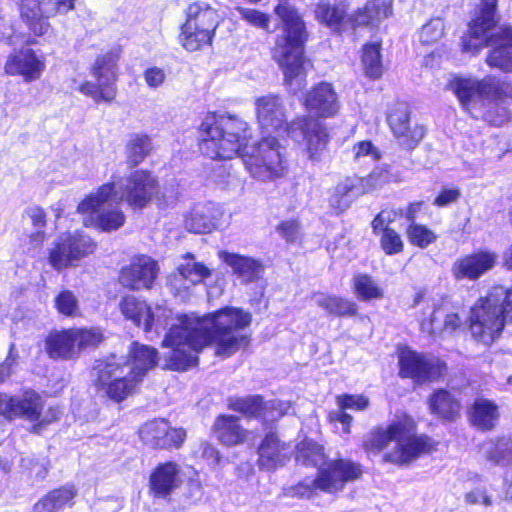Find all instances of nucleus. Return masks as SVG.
Listing matches in <instances>:
<instances>
[{"label": "nucleus", "instance_id": "473e14b6", "mask_svg": "<svg viewBox=\"0 0 512 512\" xmlns=\"http://www.w3.org/2000/svg\"><path fill=\"white\" fill-rule=\"evenodd\" d=\"M469 414L472 425L482 431L492 430L499 420L498 406L486 398H477Z\"/></svg>", "mask_w": 512, "mask_h": 512}, {"label": "nucleus", "instance_id": "412c9836", "mask_svg": "<svg viewBox=\"0 0 512 512\" xmlns=\"http://www.w3.org/2000/svg\"><path fill=\"white\" fill-rule=\"evenodd\" d=\"M388 124L398 145L413 150L423 139V126L410 123V113L404 104H399L388 115Z\"/></svg>", "mask_w": 512, "mask_h": 512}, {"label": "nucleus", "instance_id": "49530a36", "mask_svg": "<svg viewBox=\"0 0 512 512\" xmlns=\"http://www.w3.org/2000/svg\"><path fill=\"white\" fill-rule=\"evenodd\" d=\"M151 139L146 135H135L127 144V163L129 166L139 165L151 152Z\"/></svg>", "mask_w": 512, "mask_h": 512}, {"label": "nucleus", "instance_id": "603ef678", "mask_svg": "<svg viewBox=\"0 0 512 512\" xmlns=\"http://www.w3.org/2000/svg\"><path fill=\"white\" fill-rule=\"evenodd\" d=\"M407 237L411 244L420 248H426L436 240L435 233L420 224H410L407 229Z\"/></svg>", "mask_w": 512, "mask_h": 512}, {"label": "nucleus", "instance_id": "0e129e2a", "mask_svg": "<svg viewBox=\"0 0 512 512\" xmlns=\"http://www.w3.org/2000/svg\"><path fill=\"white\" fill-rule=\"evenodd\" d=\"M362 181L365 182L363 185L366 189V193L371 192L372 190L381 187L385 183L389 181L388 172L384 169H376L372 173H370L367 177L362 178Z\"/></svg>", "mask_w": 512, "mask_h": 512}, {"label": "nucleus", "instance_id": "79ce46f5", "mask_svg": "<svg viewBox=\"0 0 512 512\" xmlns=\"http://www.w3.org/2000/svg\"><path fill=\"white\" fill-rule=\"evenodd\" d=\"M352 290L361 301L380 300L384 297L383 289L367 274L353 277Z\"/></svg>", "mask_w": 512, "mask_h": 512}, {"label": "nucleus", "instance_id": "aec40b11", "mask_svg": "<svg viewBox=\"0 0 512 512\" xmlns=\"http://www.w3.org/2000/svg\"><path fill=\"white\" fill-rule=\"evenodd\" d=\"M257 120L263 130L277 135L287 134V110L283 100L273 94L255 100Z\"/></svg>", "mask_w": 512, "mask_h": 512}, {"label": "nucleus", "instance_id": "6ab92c4d", "mask_svg": "<svg viewBox=\"0 0 512 512\" xmlns=\"http://www.w3.org/2000/svg\"><path fill=\"white\" fill-rule=\"evenodd\" d=\"M229 407L247 418L261 419L263 422H274L286 415L291 405L287 401H264L259 395L247 396L230 400Z\"/></svg>", "mask_w": 512, "mask_h": 512}, {"label": "nucleus", "instance_id": "7ed1b4c3", "mask_svg": "<svg viewBox=\"0 0 512 512\" xmlns=\"http://www.w3.org/2000/svg\"><path fill=\"white\" fill-rule=\"evenodd\" d=\"M415 421L403 415L387 427L377 428L367 442V447L386 450L383 460L399 466L410 465L422 455L436 450L437 442L425 434H416Z\"/></svg>", "mask_w": 512, "mask_h": 512}, {"label": "nucleus", "instance_id": "4468645a", "mask_svg": "<svg viewBox=\"0 0 512 512\" xmlns=\"http://www.w3.org/2000/svg\"><path fill=\"white\" fill-rule=\"evenodd\" d=\"M287 135L301 144L312 162H319L325 151L329 135L326 127L312 117H300L292 121Z\"/></svg>", "mask_w": 512, "mask_h": 512}, {"label": "nucleus", "instance_id": "f704fd0d", "mask_svg": "<svg viewBox=\"0 0 512 512\" xmlns=\"http://www.w3.org/2000/svg\"><path fill=\"white\" fill-rule=\"evenodd\" d=\"M313 298L316 304L330 315L353 317L358 313V305L349 299L323 293H316Z\"/></svg>", "mask_w": 512, "mask_h": 512}, {"label": "nucleus", "instance_id": "e2e57ef3", "mask_svg": "<svg viewBox=\"0 0 512 512\" xmlns=\"http://www.w3.org/2000/svg\"><path fill=\"white\" fill-rule=\"evenodd\" d=\"M465 501L471 505H482L490 507L494 504L492 496L485 488L477 487L465 494Z\"/></svg>", "mask_w": 512, "mask_h": 512}, {"label": "nucleus", "instance_id": "6e6552de", "mask_svg": "<svg viewBox=\"0 0 512 512\" xmlns=\"http://www.w3.org/2000/svg\"><path fill=\"white\" fill-rule=\"evenodd\" d=\"M179 40L182 47L194 52L210 46L222 21L218 10L205 1L190 3L184 11Z\"/></svg>", "mask_w": 512, "mask_h": 512}, {"label": "nucleus", "instance_id": "9b49d317", "mask_svg": "<svg viewBox=\"0 0 512 512\" xmlns=\"http://www.w3.org/2000/svg\"><path fill=\"white\" fill-rule=\"evenodd\" d=\"M73 5L74 0H20V17L32 33L42 36L50 30L48 19L67 13Z\"/></svg>", "mask_w": 512, "mask_h": 512}, {"label": "nucleus", "instance_id": "338daca9", "mask_svg": "<svg viewBox=\"0 0 512 512\" xmlns=\"http://www.w3.org/2000/svg\"><path fill=\"white\" fill-rule=\"evenodd\" d=\"M45 239V230H35L25 237L23 246L26 247L27 252H34L43 245Z\"/></svg>", "mask_w": 512, "mask_h": 512}, {"label": "nucleus", "instance_id": "f257e3e1", "mask_svg": "<svg viewBox=\"0 0 512 512\" xmlns=\"http://www.w3.org/2000/svg\"><path fill=\"white\" fill-rule=\"evenodd\" d=\"M251 324V314L237 307H225L203 316L184 314L167 332L162 346L165 367L185 371L198 362V353L214 346L215 355L228 358L249 344L244 329Z\"/></svg>", "mask_w": 512, "mask_h": 512}, {"label": "nucleus", "instance_id": "a19ab883", "mask_svg": "<svg viewBox=\"0 0 512 512\" xmlns=\"http://www.w3.org/2000/svg\"><path fill=\"white\" fill-rule=\"evenodd\" d=\"M429 406L433 414L443 419L452 420L459 414L458 402L444 390H439L431 396Z\"/></svg>", "mask_w": 512, "mask_h": 512}, {"label": "nucleus", "instance_id": "a18cd8bd", "mask_svg": "<svg viewBox=\"0 0 512 512\" xmlns=\"http://www.w3.org/2000/svg\"><path fill=\"white\" fill-rule=\"evenodd\" d=\"M167 431V421L163 419H156L149 421L142 425L139 429V437L141 441L151 448H160V445H163L161 439L163 435H165Z\"/></svg>", "mask_w": 512, "mask_h": 512}, {"label": "nucleus", "instance_id": "c756f323", "mask_svg": "<svg viewBox=\"0 0 512 512\" xmlns=\"http://www.w3.org/2000/svg\"><path fill=\"white\" fill-rule=\"evenodd\" d=\"M158 352L155 348L133 343L130 350L129 359L124 361L122 365L127 366L131 370V375L137 376L142 382L145 374L157 365Z\"/></svg>", "mask_w": 512, "mask_h": 512}, {"label": "nucleus", "instance_id": "bf43d9fd", "mask_svg": "<svg viewBox=\"0 0 512 512\" xmlns=\"http://www.w3.org/2000/svg\"><path fill=\"white\" fill-rule=\"evenodd\" d=\"M381 246L387 254H398L402 252L403 241L395 230L386 227L381 236Z\"/></svg>", "mask_w": 512, "mask_h": 512}, {"label": "nucleus", "instance_id": "4d7b16f0", "mask_svg": "<svg viewBox=\"0 0 512 512\" xmlns=\"http://www.w3.org/2000/svg\"><path fill=\"white\" fill-rule=\"evenodd\" d=\"M236 10L241 18L248 22L250 25L260 29L268 30L270 17L267 14L255 9L244 7H237Z\"/></svg>", "mask_w": 512, "mask_h": 512}, {"label": "nucleus", "instance_id": "a878e982", "mask_svg": "<svg viewBox=\"0 0 512 512\" xmlns=\"http://www.w3.org/2000/svg\"><path fill=\"white\" fill-rule=\"evenodd\" d=\"M304 105L311 114L318 117H332L339 110L336 93L329 83L313 87L306 94Z\"/></svg>", "mask_w": 512, "mask_h": 512}, {"label": "nucleus", "instance_id": "423d86ee", "mask_svg": "<svg viewBox=\"0 0 512 512\" xmlns=\"http://www.w3.org/2000/svg\"><path fill=\"white\" fill-rule=\"evenodd\" d=\"M508 319L512 320V289L494 286L471 308L468 330L475 341L490 346L500 337Z\"/></svg>", "mask_w": 512, "mask_h": 512}, {"label": "nucleus", "instance_id": "dca6fc26", "mask_svg": "<svg viewBox=\"0 0 512 512\" xmlns=\"http://www.w3.org/2000/svg\"><path fill=\"white\" fill-rule=\"evenodd\" d=\"M451 87L463 108L475 118L480 114L477 110L486 102L494 100L497 93L496 83L491 78L481 81L457 78L451 83Z\"/></svg>", "mask_w": 512, "mask_h": 512}, {"label": "nucleus", "instance_id": "37998d69", "mask_svg": "<svg viewBox=\"0 0 512 512\" xmlns=\"http://www.w3.org/2000/svg\"><path fill=\"white\" fill-rule=\"evenodd\" d=\"M75 496L72 487H63L52 491L34 506L35 512H55L68 504Z\"/></svg>", "mask_w": 512, "mask_h": 512}, {"label": "nucleus", "instance_id": "6e6d98bb", "mask_svg": "<svg viewBox=\"0 0 512 512\" xmlns=\"http://www.w3.org/2000/svg\"><path fill=\"white\" fill-rule=\"evenodd\" d=\"M21 467L35 479H44L48 470L46 457L26 456L21 458Z\"/></svg>", "mask_w": 512, "mask_h": 512}, {"label": "nucleus", "instance_id": "a211bd4d", "mask_svg": "<svg viewBox=\"0 0 512 512\" xmlns=\"http://www.w3.org/2000/svg\"><path fill=\"white\" fill-rule=\"evenodd\" d=\"M400 375L404 378H412L417 383H423L438 378L444 364L433 356L419 354L408 348L399 352Z\"/></svg>", "mask_w": 512, "mask_h": 512}, {"label": "nucleus", "instance_id": "c03bdc74", "mask_svg": "<svg viewBox=\"0 0 512 512\" xmlns=\"http://www.w3.org/2000/svg\"><path fill=\"white\" fill-rule=\"evenodd\" d=\"M439 313V309L435 307V304L433 303V310L430 314L429 319H423L421 321V328L424 332L428 334H435L439 331L445 332V333H453L461 326V319L457 313H449L446 314L443 326H436L435 321L437 318V314Z\"/></svg>", "mask_w": 512, "mask_h": 512}, {"label": "nucleus", "instance_id": "69168bd1", "mask_svg": "<svg viewBox=\"0 0 512 512\" xmlns=\"http://www.w3.org/2000/svg\"><path fill=\"white\" fill-rule=\"evenodd\" d=\"M329 420L331 423H340L342 425L343 433H350L353 417L347 414L344 409L338 407L337 410L330 412Z\"/></svg>", "mask_w": 512, "mask_h": 512}, {"label": "nucleus", "instance_id": "4be33fe9", "mask_svg": "<svg viewBox=\"0 0 512 512\" xmlns=\"http://www.w3.org/2000/svg\"><path fill=\"white\" fill-rule=\"evenodd\" d=\"M5 72L12 76H22L25 81L37 80L45 69L44 59L31 48H22L7 57Z\"/></svg>", "mask_w": 512, "mask_h": 512}, {"label": "nucleus", "instance_id": "680f3d73", "mask_svg": "<svg viewBox=\"0 0 512 512\" xmlns=\"http://www.w3.org/2000/svg\"><path fill=\"white\" fill-rule=\"evenodd\" d=\"M23 217L30 221V224L35 230H44L46 227V212L40 206L34 205L27 207L23 212Z\"/></svg>", "mask_w": 512, "mask_h": 512}, {"label": "nucleus", "instance_id": "1a4fd4ad", "mask_svg": "<svg viewBox=\"0 0 512 512\" xmlns=\"http://www.w3.org/2000/svg\"><path fill=\"white\" fill-rule=\"evenodd\" d=\"M43 407L41 396L34 391H25L18 396L0 393V418L9 421L21 418L31 424L34 433H40L62 415L59 407H49L44 413Z\"/></svg>", "mask_w": 512, "mask_h": 512}, {"label": "nucleus", "instance_id": "5fc2aeb1", "mask_svg": "<svg viewBox=\"0 0 512 512\" xmlns=\"http://www.w3.org/2000/svg\"><path fill=\"white\" fill-rule=\"evenodd\" d=\"M276 232L287 243H297L302 238V226L297 219L282 220L276 226Z\"/></svg>", "mask_w": 512, "mask_h": 512}, {"label": "nucleus", "instance_id": "20e7f679", "mask_svg": "<svg viewBox=\"0 0 512 512\" xmlns=\"http://www.w3.org/2000/svg\"><path fill=\"white\" fill-rule=\"evenodd\" d=\"M275 13L282 21V33L276 39L273 59L279 64L284 80L293 93L304 87L305 25L297 11L288 3H280Z\"/></svg>", "mask_w": 512, "mask_h": 512}, {"label": "nucleus", "instance_id": "3c124183", "mask_svg": "<svg viewBox=\"0 0 512 512\" xmlns=\"http://www.w3.org/2000/svg\"><path fill=\"white\" fill-rule=\"evenodd\" d=\"M54 306L58 313L66 317L79 315V301L70 290L61 291L54 299Z\"/></svg>", "mask_w": 512, "mask_h": 512}, {"label": "nucleus", "instance_id": "f3484780", "mask_svg": "<svg viewBox=\"0 0 512 512\" xmlns=\"http://www.w3.org/2000/svg\"><path fill=\"white\" fill-rule=\"evenodd\" d=\"M157 180L146 170H135L124 178L118 187V198L133 208H143L157 193Z\"/></svg>", "mask_w": 512, "mask_h": 512}, {"label": "nucleus", "instance_id": "8fccbe9b", "mask_svg": "<svg viewBox=\"0 0 512 512\" xmlns=\"http://www.w3.org/2000/svg\"><path fill=\"white\" fill-rule=\"evenodd\" d=\"M78 353L87 348H95L103 341V333L99 328H73Z\"/></svg>", "mask_w": 512, "mask_h": 512}, {"label": "nucleus", "instance_id": "c85d7f7f", "mask_svg": "<svg viewBox=\"0 0 512 512\" xmlns=\"http://www.w3.org/2000/svg\"><path fill=\"white\" fill-rule=\"evenodd\" d=\"M95 242L79 232L63 233L57 237L49 256H86L94 253Z\"/></svg>", "mask_w": 512, "mask_h": 512}, {"label": "nucleus", "instance_id": "0eeeda50", "mask_svg": "<svg viewBox=\"0 0 512 512\" xmlns=\"http://www.w3.org/2000/svg\"><path fill=\"white\" fill-rule=\"evenodd\" d=\"M122 200L118 198L115 183H106L88 194L77 207L85 226L103 232L121 228L126 220L120 208Z\"/></svg>", "mask_w": 512, "mask_h": 512}, {"label": "nucleus", "instance_id": "bb28decb", "mask_svg": "<svg viewBox=\"0 0 512 512\" xmlns=\"http://www.w3.org/2000/svg\"><path fill=\"white\" fill-rule=\"evenodd\" d=\"M209 275L208 267L200 262H195L194 258H189L185 264L180 265L177 271L169 276L168 283L176 295H181Z\"/></svg>", "mask_w": 512, "mask_h": 512}, {"label": "nucleus", "instance_id": "de8ad7c7", "mask_svg": "<svg viewBox=\"0 0 512 512\" xmlns=\"http://www.w3.org/2000/svg\"><path fill=\"white\" fill-rule=\"evenodd\" d=\"M296 460L305 465L320 467L326 462L324 449L311 440H304L297 446Z\"/></svg>", "mask_w": 512, "mask_h": 512}, {"label": "nucleus", "instance_id": "e433bc0d", "mask_svg": "<svg viewBox=\"0 0 512 512\" xmlns=\"http://www.w3.org/2000/svg\"><path fill=\"white\" fill-rule=\"evenodd\" d=\"M494 266V258H460L454 264V275L458 279H476Z\"/></svg>", "mask_w": 512, "mask_h": 512}, {"label": "nucleus", "instance_id": "4c0bfd02", "mask_svg": "<svg viewBox=\"0 0 512 512\" xmlns=\"http://www.w3.org/2000/svg\"><path fill=\"white\" fill-rule=\"evenodd\" d=\"M483 451L488 461L497 465H512V439L501 437L484 444Z\"/></svg>", "mask_w": 512, "mask_h": 512}, {"label": "nucleus", "instance_id": "7c9ffc66", "mask_svg": "<svg viewBox=\"0 0 512 512\" xmlns=\"http://www.w3.org/2000/svg\"><path fill=\"white\" fill-rule=\"evenodd\" d=\"M45 348L53 359H72L79 354L73 328L51 332L46 338Z\"/></svg>", "mask_w": 512, "mask_h": 512}, {"label": "nucleus", "instance_id": "72a5a7b5", "mask_svg": "<svg viewBox=\"0 0 512 512\" xmlns=\"http://www.w3.org/2000/svg\"><path fill=\"white\" fill-rule=\"evenodd\" d=\"M217 438L226 446H234L242 443L247 436V431L239 424L235 416H219L214 424Z\"/></svg>", "mask_w": 512, "mask_h": 512}, {"label": "nucleus", "instance_id": "58836bf2", "mask_svg": "<svg viewBox=\"0 0 512 512\" xmlns=\"http://www.w3.org/2000/svg\"><path fill=\"white\" fill-rule=\"evenodd\" d=\"M227 264L243 283L258 280L264 271L263 265L255 258H225Z\"/></svg>", "mask_w": 512, "mask_h": 512}, {"label": "nucleus", "instance_id": "5701e85b", "mask_svg": "<svg viewBox=\"0 0 512 512\" xmlns=\"http://www.w3.org/2000/svg\"><path fill=\"white\" fill-rule=\"evenodd\" d=\"M182 471L176 462L157 465L149 477V491L154 498L167 499L182 484Z\"/></svg>", "mask_w": 512, "mask_h": 512}, {"label": "nucleus", "instance_id": "ddd939ff", "mask_svg": "<svg viewBox=\"0 0 512 512\" xmlns=\"http://www.w3.org/2000/svg\"><path fill=\"white\" fill-rule=\"evenodd\" d=\"M98 383L107 396L120 402L134 392L141 383L137 376L131 375V370L122 365V358L112 356L100 368Z\"/></svg>", "mask_w": 512, "mask_h": 512}, {"label": "nucleus", "instance_id": "864d4df0", "mask_svg": "<svg viewBox=\"0 0 512 512\" xmlns=\"http://www.w3.org/2000/svg\"><path fill=\"white\" fill-rule=\"evenodd\" d=\"M444 35V22L440 18L427 22L420 30L419 39L423 45H431L439 41Z\"/></svg>", "mask_w": 512, "mask_h": 512}, {"label": "nucleus", "instance_id": "9d476101", "mask_svg": "<svg viewBox=\"0 0 512 512\" xmlns=\"http://www.w3.org/2000/svg\"><path fill=\"white\" fill-rule=\"evenodd\" d=\"M361 475L360 464L347 459L331 460L319 467L315 479L299 483L292 488L291 494L310 498L316 490L331 494L337 493L344 489L346 483L359 479Z\"/></svg>", "mask_w": 512, "mask_h": 512}, {"label": "nucleus", "instance_id": "b1692460", "mask_svg": "<svg viewBox=\"0 0 512 512\" xmlns=\"http://www.w3.org/2000/svg\"><path fill=\"white\" fill-rule=\"evenodd\" d=\"M221 217L222 211L216 204L198 203L184 214V226L191 233H211L218 228Z\"/></svg>", "mask_w": 512, "mask_h": 512}, {"label": "nucleus", "instance_id": "c9c22d12", "mask_svg": "<svg viewBox=\"0 0 512 512\" xmlns=\"http://www.w3.org/2000/svg\"><path fill=\"white\" fill-rule=\"evenodd\" d=\"M392 14L390 0H372L353 16L356 25H375Z\"/></svg>", "mask_w": 512, "mask_h": 512}, {"label": "nucleus", "instance_id": "39448f33", "mask_svg": "<svg viewBox=\"0 0 512 512\" xmlns=\"http://www.w3.org/2000/svg\"><path fill=\"white\" fill-rule=\"evenodd\" d=\"M496 3L497 0H482L480 16L470 23L469 32L463 37V50L474 54L490 46L488 65L512 72V28L496 26Z\"/></svg>", "mask_w": 512, "mask_h": 512}, {"label": "nucleus", "instance_id": "393cba45", "mask_svg": "<svg viewBox=\"0 0 512 512\" xmlns=\"http://www.w3.org/2000/svg\"><path fill=\"white\" fill-rule=\"evenodd\" d=\"M159 268L153 258H136L120 273V282L131 289L150 288L157 277Z\"/></svg>", "mask_w": 512, "mask_h": 512}, {"label": "nucleus", "instance_id": "13d9d810", "mask_svg": "<svg viewBox=\"0 0 512 512\" xmlns=\"http://www.w3.org/2000/svg\"><path fill=\"white\" fill-rule=\"evenodd\" d=\"M336 404L344 410L363 411L369 406V399L364 395L343 394L336 397Z\"/></svg>", "mask_w": 512, "mask_h": 512}, {"label": "nucleus", "instance_id": "f8f14e48", "mask_svg": "<svg viewBox=\"0 0 512 512\" xmlns=\"http://www.w3.org/2000/svg\"><path fill=\"white\" fill-rule=\"evenodd\" d=\"M116 63V54L106 53L99 56L92 67V75L96 82L82 83L78 88L79 92L91 97L96 103L114 100L116 96Z\"/></svg>", "mask_w": 512, "mask_h": 512}, {"label": "nucleus", "instance_id": "cd10ccee", "mask_svg": "<svg viewBox=\"0 0 512 512\" xmlns=\"http://www.w3.org/2000/svg\"><path fill=\"white\" fill-rule=\"evenodd\" d=\"M365 182L360 177H347L340 181L329 197L330 207L338 214L346 211L360 196L366 194Z\"/></svg>", "mask_w": 512, "mask_h": 512}, {"label": "nucleus", "instance_id": "052dcab7", "mask_svg": "<svg viewBox=\"0 0 512 512\" xmlns=\"http://www.w3.org/2000/svg\"><path fill=\"white\" fill-rule=\"evenodd\" d=\"M185 438L186 432L184 429L171 427L167 422V431L161 439L165 443L160 445L159 449L179 448L183 444Z\"/></svg>", "mask_w": 512, "mask_h": 512}, {"label": "nucleus", "instance_id": "2f4dec72", "mask_svg": "<svg viewBox=\"0 0 512 512\" xmlns=\"http://www.w3.org/2000/svg\"><path fill=\"white\" fill-rule=\"evenodd\" d=\"M289 452V447L281 443L275 434H268L259 447V464L264 469H274L283 464Z\"/></svg>", "mask_w": 512, "mask_h": 512}, {"label": "nucleus", "instance_id": "ea45409f", "mask_svg": "<svg viewBox=\"0 0 512 512\" xmlns=\"http://www.w3.org/2000/svg\"><path fill=\"white\" fill-rule=\"evenodd\" d=\"M346 0H333V2L321 1L315 10L316 17L327 26L337 29L346 15Z\"/></svg>", "mask_w": 512, "mask_h": 512}, {"label": "nucleus", "instance_id": "2eb2a0df", "mask_svg": "<svg viewBox=\"0 0 512 512\" xmlns=\"http://www.w3.org/2000/svg\"><path fill=\"white\" fill-rule=\"evenodd\" d=\"M119 310L126 320L143 327L145 332L164 327L172 315L167 307L156 305L152 308L146 301L134 295L123 296L119 302Z\"/></svg>", "mask_w": 512, "mask_h": 512}, {"label": "nucleus", "instance_id": "774afa93", "mask_svg": "<svg viewBox=\"0 0 512 512\" xmlns=\"http://www.w3.org/2000/svg\"><path fill=\"white\" fill-rule=\"evenodd\" d=\"M461 196L460 190L456 188H445L435 198L434 204L439 207L447 206L456 202Z\"/></svg>", "mask_w": 512, "mask_h": 512}, {"label": "nucleus", "instance_id": "f03ea898", "mask_svg": "<svg viewBox=\"0 0 512 512\" xmlns=\"http://www.w3.org/2000/svg\"><path fill=\"white\" fill-rule=\"evenodd\" d=\"M201 150L212 159L240 156L249 174L261 182L283 175L281 145L275 136L263 137L248 145L247 123L235 116L208 114L199 129Z\"/></svg>", "mask_w": 512, "mask_h": 512}, {"label": "nucleus", "instance_id": "09e8293b", "mask_svg": "<svg viewBox=\"0 0 512 512\" xmlns=\"http://www.w3.org/2000/svg\"><path fill=\"white\" fill-rule=\"evenodd\" d=\"M362 62L365 74L373 79L382 75V62L380 45L378 43L368 44L363 49Z\"/></svg>", "mask_w": 512, "mask_h": 512}]
</instances>
